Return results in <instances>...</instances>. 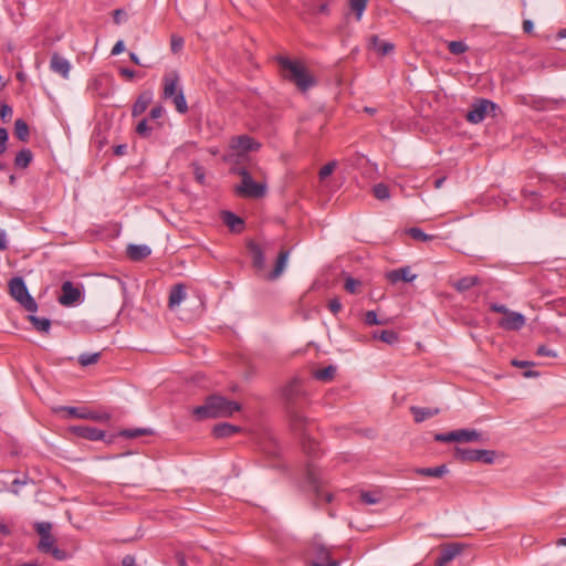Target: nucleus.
<instances>
[{
  "instance_id": "f257e3e1",
  "label": "nucleus",
  "mask_w": 566,
  "mask_h": 566,
  "mask_svg": "<svg viewBox=\"0 0 566 566\" xmlns=\"http://www.w3.org/2000/svg\"><path fill=\"white\" fill-rule=\"evenodd\" d=\"M241 410V405L221 395H210L205 399L203 405L192 409L196 420L216 419L231 417Z\"/></svg>"
},
{
  "instance_id": "f03ea898",
  "label": "nucleus",
  "mask_w": 566,
  "mask_h": 566,
  "mask_svg": "<svg viewBox=\"0 0 566 566\" xmlns=\"http://www.w3.org/2000/svg\"><path fill=\"white\" fill-rule=\"evenodd\" d=\"M277 62L281 66L283 77L294 83L300 91L305 92L316 84L313 75H311L301 63L285 56H279Z\"/></svg>"
},
{
  "instance_id": "7ed1b4c3",
  "label": "nucleus",
  "mask_w": 566,
  "mask_h": 566,
  "mask_svg": "<svg viewBox=\"0 0 566 566\" xmlns=\"http://www.w3.org/2000/svg\"><path fill=\"white\" fill-rule=\"evenodd\" d=\"M472 557L473 551L470 545L459 542L447 543L439 546L434 566H444L455 559L459 563H470Z\"/></svg>"
},
{
  "instance_id": "20e7f679",
  "label": "nucleus",
  "mask_w": 566,
  "mask_h": 566,
  "mask_svg": "<svg viewBox=\"0 0 566 566\" xmlns=\"http://www.w3.org/2000/svg\"><path fill=\"white\" fill-rule=\"evenodd\" d=\"M232 171L241 177V182L235 187V192L240 197L259 199L266 195V184L254 181L247 167L238 165L232 168Z\"/></svg>"
},
{
  "instance_id": "39448f33",
  "label": "nucleus",
  "mask_w": 566,
  "mask_h": 566,
  "mask_svg": "<svg viewBox=\"0 0 566 566\" xmlns=\"http://www.w3.org/2000/svg\"><path fill=\"white\" fill-rule=\"evenodd\" d=\"M336 554V549L327 547L319 538L315 537L306 551L310 558L308 566H339L342 562Z\"/></svg>"
},
{
  "instance_id": "423d86ee",
  "label": "nucleus",
  "mask_w": 566,
  "mask_h": 566,
  "mask_svg": "<svg viewBox=\"0 0 566 566\" xmlns=\"http://www.w3.org/2000/svg\"><path fill=\"white\" fill-rule=\"evenodd\" d=\"M305 479L307 482V485L310 488V491L314 495V504L315 506H321L322 502L331 503L333 500V494L331 492H324L323 485L324 481L322 480L319 475L318 469L312 464L307 463L305 469Z\"/></svg>"
},
{
  "instance_id": "0eeeda50",
  "label": "nucleus",
  "mask_w": 566,
  "mask_h": 566,
  "mask_svg": "<svg viewBox=\"0 0 566 566\" xmlns=\"http://www.w3.org/2000/svg\"><path fill=\"white\" fill-rule=\"evenodd\" d=\"M9 294L17 301L25 311L35 313L38 311V304L25 285L24 280L21 276L12 277L9 283Z\"/></svg>"
},
{
  "instance_id": "6e6552de",
  "label": "nucleus",
  "mask_w": 566,
  "mask_h": 566,
  "mask_svg": "<svg viewBox=\"0 0 566 566\" xmlns=\"http://www.w3.org/2000/svg\"><path fill=\"white\" fill-rule=\"evenodd\" d=\"M282 398L286 411L300 410L306 401V392L302 381L298 378H293L282 389Z\"/></svg>"
},
{
  "instance_id": "1a4fd4ad",
  "label": "nucleus",
  "mask_w": 566,
  "mask_h": 566,
  "mask_svg": "<svg viewBox=\"0 0 566 566\" xmlns=\"http://www.w3.org/2000/svg\"><path fill=\"white\" fill-rule=\"evenodd\" d=\"M496 452L494 450H476L469 448H454V459L460 462H480L484 464H492L495 461Z\"/></svg>"
},
{
  "instance_id": "9d476101",
  "label": "nucleus",
  "mask_w": 566,
  "mask_h": 566,
  "mask_svg": "<svg viewBox=\"0 0 566 566\" xmlns=\"http://www.w3.org/2000/svg\"><path fill=\"white\" fill-rule=\"evenodd\" d=\"M497 109L499 106L495 103L485 98H480L472 104L471 109L465 115V118L472 124H479L491 113L492 116H495Z\"/></svg>"
},
{
  "instance_id": "9b49d317",
  "label": "nucleus",
  "mask_w": 566,
  "mask_h": 566,
  "mask_svg": "<svg viewBox=\"0 0 566 566\" xmlns=\"http://www.w3.org/2000/svg\"><path fill=\"white\" fill-rule=\"evenodd\" d=\"M434 440L439 442H478L482 441V433L475 429H459L446 433H437Z\"/></svg>"
},
{
  "instance_id": "f8f14e48",
  "label": "nucleus",
  "mask_w": 566,
  "mask_h": 566,
  "mask_svg": "<svg viewBox=\"0 0 566 566\" xmlns=\"http://www.w3.org/2000/svg\"><path fill=\"white\" fill-rule=\"evenodd\" d=\"M34 530L40 536L38 544L40 552H48V549H52V545L55 543V538L51 534L52 524L50 522H36L34 524Z\"/></svg>"
},
{
  "instance_id": "ddd939ff",
  "label": "nucleus",
  "mask_w": 566,
  "mask_h": 566,
  "mask_svg": "<svg viewBox=\"0 0 566 566\" xmlns=\"http://www.w3.org/2000/svg\"><path fill=\"white\" fill-rule=\"evenodd\" d=\"M260 147L261 144L249 135H240L231 140V148L238 150L239 154L256 151Z\"/></svg>"
},
{
  "instance_id": "4468645a",
  "label": "nucleus",
  "mask_w": 566,
  "mask_h": 566,
  "mask_svg": "<svg viewBox=\"0 0 566 566\" xmlns=\"http://www.w3.org/2000/svg\"><path fill=\"white\" fill-rule=\"evenodd\" d=\"M292 430L300 436V439L308 436L310 421L300 413V410L287 411Z\"/></svg>"
},
{
  "instance_id": "2eb2a0df",
  "label": "nucleus",
  "mask_w": 566,
  "mask_h": 566,
  "mask_svg": "<svg viewBox=\"0 0 566 566\" xmlns=\"http://www.w3.org/2000/svg\"><path fill=\"white\" fill-rule=\"evenodd\" d=\"M525 325L523 314L510 311L503 318L499 321V326L505 331H520Z\"/></svg>"
},
{
  "instance_id": "dca6fc26",
  "label": "nucleus",
  "mask_w": 566,
  "mask_h": 566,
  "mask_svg": "<svg viewBox=\"0 0 566 566\" xmlns=\"http://www.w3.org/2000/svg\"><path fill=\"white\" fill-rule=\"evenodd\" d=\"M70 431L75 436L90 441H99L105 438V432L103 430L88 426H72L70 427Z\"/></svg>"
},
{
  "instance_id": "f3484780",
  "label": "nucleus",
  "mask_w": 566,
  "mask_h": 566,
  "mask_svg": "<svg viewBox=\"0 0 566 566\" xmlns=\"http://www.w3.org/2000/svg\"><path fill=\"white\" fill-rule=\"evenodd\" d=\"M62 294L59 302L64 306H70L76 303L81 297V291L73 285L72 282L65 281L62 284Z\"/></svg>"
},
{
  "instance_id": "a211bd4d",
  "label": "nucleus",
  "mask_w": 566,
  "mask_h": 566,
  "mask_svg": "<svg viewBox=\"0 0 566 566\" xmlns=\"http://www.w3.org/2000/svg\"><path fill=\"white\" fill-rule=\"evenodd\" d=\"M50 69L62 77L67 78L71 71V64L65 57L54 52L50 60Z\"/></svg>"
},
{
  "instance_id": "6ab92c4d",
  "label": "nucleus",
  "mask_w": 566,
  "mask_h": 566,
  "mask_svg": "<svg viewBox=\"0 0 566 566\" xmlns=\"http://www.w3.org/2000/svg\"><path fill=\"white\" fill-rule=\"evenodd\" d=\"M164 97L171 98L179 91V74L176 71H172L164 76Z\"/></svg>"
},
{
  "instance_id": "aec40b11",
  "label": "nucleus",
  "mask_w": 566,
  "mask_h": 566,
  "mask_svg": "<svg viewBox=\"0 0 566 566\" xmlns=\"http://www.w3.org/2000/svg\"><path fill=\"white\" fill-rule=\"evenodd\" d=\"M126 253L132 261L139 262L150 255L151 249L146 244H128Z\"/></svg>"
},
{
  "instance_id": "412c9836",
  "label": "nucleus",
  "mask_w": 566,
  "mask_h": 566,
  "mask_svg": "<svg viewBox=\"0 0 566 566\" xmlns=\"http://www.w3.org/2000/svg\"><path fill=\"white\" fill-rule=\"evenodd\" d=\"M368 48L385 56L394 51L395 45L391 42L381 40L378 35H371Z\"/></svg>"
},
{
  "instance_id": "4be33fe9",
  "label": "nucleus",
  "mask_w": 566,
  "mask_h": 566,
  "mask_svg": "<svg viewBox=\"0 0 566 566\" xmlns=\"http://www.w3.org/2000/svg\"><path fill=\"white\" fill-rule=\"evenodd\" d=\"M247 247L252 256L253 266L256 270H262L265 265V258L261 245L254 241H249Z\"/></svg>"
},
{
  "instance_id": "5701e85b",
  "label": "nucleus",
  "mask_w": 566,
  "mask_h": 566,
  "mask_svg": "<svg viewBox=\"0 0 566 566\" xmlns=\"http://www.w3.org/2000/svg\"><path fill=\"white\" fill-rule=\"evenodd\" d=\"M289 256H290L289 250L282 249L280 251L276 262H275V265H274V269L272 272L269 273L268 280L274 281L281 276V274L283 273V271L287 264Z\"/></svg>"
},
{
  "instance_id": "b1692460",
  "label": "nucleus",
  "mask_w": 566,
  "mask_h": 566,
  "mask_svg": "<svg viewBox=\"0 0 566 566\" xmlns=\"http://www.w3.org/2000/svg\"><path fill=\"white\" fill-rule=\"evenodd\" d=\"M151 99L153 94L150 92H143L139 94L132 108L133 117L142 115L151 103Z\"/></svg>"
},
{
  "instance_id": "393cba45",
  "label": "nucleus",
  "mask_w": 566,
  "mask_h": 566,
  "mask_svg": "<svg viewBox=\"0 0 566 566\" xmlns=\"http://www.w3.org/2000/svg\"><path fill=\"white\" fill-rule=\"evenodd\" d=\"M416 274H412L408 266L400 268L397 270H392L387 273V279L391 283H397L399 281L403 282H412L416 279Z\"/></svg>"
},
{
  "instance_id": "a878e982",
  "label": "nucleus",
  "mask_w": 566,
  "mask_h": 566,
  "mask_svg": "<svg viewBox=\"0 0 566 566\" xmlns=\"http://www.w3.org/2000/svg\"><path fill=\"white\" fill-rule=\"evenodd\" d=\"M410 412L413 415L415 421L417 423H420L428 418H432V417L439 415L440 409L412 406V407H410Z\"/></svg>"
},
{
  "instance_id": "bb28decb",
  "label": "nucleus",
  "mask_w": 566,
  "mask_h": 566,
  "mask_svg": "<svg viewBox=\"0 0 566 566\" xmlns=\"http://www.w3.org/2000/svg\"><path fill=\"white\" fill-rule=\"evenodd\" d=\"M240 431V427L227 422L218 423L212 429V433L216 438H228Z\"/></svg>"
},
{
  "instance_id": "cd10ccee",
  "label": "nucleus",
  "mask_w": 566,
  "mask_h": 566,
  "mask_svg": "<svg viewBox=\"0 0 566 566\" xmlns=\"http://www.w3.org/2000/svg\"><path fill=\"white\" fill-rule=\"evenodd\" d=\"M222 220L227 224V227L234 232H240L244 224L242 218L238 217L235 213L231 211H223Z\"/></svg>"
},
{
  "instance_id": "c85d7f7f",
  "label": "nucleus",
  "mask_w": 566,
  "mask_h": 566,
  "mask_svg": "<svg viewBox=\"0 0 566 566\" xmlns=\"http://www.w3.org/2000/svg\"><path fill=\"white\" fill-rule=\"evenodd\" d=\"M186 296V290L184 284H176L172 286L169 293L168 306L175 308Z\"/></svg>"
},
{
  "instance_id": "c756f323",
  "label": "nucleus",
  "mask_w": 566,
  "mask_h": 566,
  "mask_svg": "<svg viewBox=\"0 0 566 566\" xmlns=\"http://www.w3.org/2000/svg\"><path fill=\"white\" fill-rule=\"evenodd\" d=\"M448 468L446 464H441L436 468H417L415 470L416 474L421 476H430V478H441L448 473Z\"/></svg>"
},
{
  "instance_id": "7c9ffc66",
  "label": "nucleus",
  "mask_w": 566,
  "mask_h": 566,
  "mask_svg": "<svg viewBox=\"0 0 566 566\" xmlns=\"http://www.w3.org/2000/svg\"><path fill=\"white\" fill-rule=\"evenodd\" d=\"M336 370H337L336 366L328 365L325 368L314 370L312 373V376L316 380H319V381H323V382H329V381H332L334 379V377L336 375Z\"/></svg>"
},
{
  "instance_id": "2f4dec72",
  "label": "nucleus",
  "mask_w": 566,
  "mask_h": 566,
  "mask_svg": "<svg viewBox=\"0 0 566 566\" xmlns=\"http://www.w3.org/2000/svg\"><path fill=\"white\" fill-rule=\"evenodd\" d=\"M33 159V154L30 149L24 148L17 153L14 158V166L17 168H27Z\"/></svg>"
},
{
  "instance_id": "473e14b6",
  "label": "nucleus",
  "mask_w": 566,
  "mask_h": 566,
  "mask_svg": "<svg viewBox=\"0 0 566 566\" xmlns=\"http://www.w3.org/2000/svg\"><path fill=\"white\" fill-rule=\"evenodd\" d=\"M28 319L32 323L33 327L41 333L49 334L51 328V321L45 317H38L33 313L28 316Z\"/></svg>"
},
{
  "instance_id": "72a5a7b5",
  "label": "nucleus",
  "mask_w": 566,
  "mask_h": 566,
  "mask_svg": "<svg viewBox=\"0 0 566 566\" xmlns=\"http://www.w3.org/2000/svg\"><path fill=\"white\" fill-rule=\"evenodd\" d=\"M480 279L478 276H464L453 283V287L458 292H465L471 287L478 285Z\"/></svg>"
},
{
  "instance_id": "f704fd0d",
  "label": "nucleus",
  "mask_w": 566,
  "mask_h": 566,
  "mask_svg": "<svg viewBox=\"0 0 566 566\" xmlns=\"http://www.w3.org/2000/svg\"><path fill=\"white\" fill-rule=\"evenodd\" d=\"M14 135L15 137L21 142H28L30 136V129L28 123L22 119L18 118L14 123Z\"/></svg>"
},
{
  "instance_id": "c9c22d12",
  "label": "nucleus",
  "mask_w": 566,
  "mask_h": 566,
  "mask_svg": "<svg viewBox=\"0 0 566 566\" xmlns=\"http://www.w3.org/2000/svg\"><path fill=\"white\" fill-rule=\"evenodd\" d=\"M374 339H379L386 344L392 345L398 342V333L391 329L373 333Z\"/></svg>"
},
{
  "instance_id": "e433bc0d",
  "label": "nucleus",
  "mask_w": 566,
  "mask_h": 566,
  "mask_svg": "<svg viewBox=\"0 0 566 566\" xmlns=\"http://www.w3.org/2000/svg\"><path fill=\"white\" fill-rule=\"evenodd\" d=\"M301 442H302V448L306 454L312 455V457H316L318 454L319 446L314 439H312L310 437V434L306 436L305 438L301 439Z\"/></svg>"
},
{
  "instance_id": "4c0bfd02",
  "label": "nucleus",
  "mask_w": 566,
  "mask_h": 566,
  "mask_svg": "<svg viewBox=\"0 0 566 566\" xmlns=\"http://www.w3.org/2000/svg\"><path fill=\"white\" fill-rule=\"evenodd\" d=\"M153 431L150 429L145 428H138V429H124L122 430L118 436L126 438V439H135L140 436H147L150 434Z\"/></svg>"
},
{
  "instance_id": "58836bf2",
  "label": "nucleus",
  "mask_w": 566,
  "mask_h": 566,
  "mask_svg": "<svg viewBox=\"0 0 566 566\" xmlns=\"http://www.w3.org/2000/svg\"><path fill=\"white\" fill-rule=\"evenodd\" d=\"M171 99L178 113L185 114L188 111V105L181 88H179L178 93L174 95Z\"/></svg>"
},
{
  "instance_id": "ea45409f",
  "label": "nucleus",
  "mask_w": 566,
  "mask_h": 566,
  "mask_svg": "<svg viewBox=\"0 0 566 566\" xmlns=\"http://www.w3.org/2000/svg\"><path fill=\"white\" fill-rule=\"evenodd\" d=\"M373 195L375 196V198H377L378 200H386V199H389L390 197V192H389V188L387 185L380 182V184H377L373 187Z\"/></svg>"
},
{
  "instance_id": "a19ab883",
  "label": "nucleus",
  "mask_w": 566,
  "mask_h": 566,
  "mask_svg": "<svg viewBox=\"0 0 566 566\" xmlns=\"http://www.w3.org/2000/svg\"><path fill=\"white\" fill-rule=\"evenodd\" d=\"M367 2L368 0H349V7L355 12L357 21L361 19Z\"/></svg>"
},
{
  "instance_id": "79ce46f5",
  "label": "nucleus",
  "mask_w": 566,
  "mask_h": 566,
  "mask_svg": "<svg viewBox=\"0 0 566 566\" xmlns=\"http://www.w3.org/2000/svg\"><path fill=\"white\" fill-rule=\"evenodd\" d=\"M406 232L413 240H417V241H428V240H432L436 238L434 235L424 233L420 228H416V227L407 229Z\"/></svg>"
},
{
  "instance_id": "37998d69",
  "label": "nucleus",
  "mask_w": 566,
  "mask_h": 566,
  "mask_svg": "<svg viewBox=\"0 0 566 566\" xmlns=\"http://www.w3.org/2000/svg\"><path fill=\"white\" fill-rule=\"evenodd\" d=\"M101 357V353H83L78 356V363L81 366L86 367L93 364H96Z\"/></svg>"
},
{
  "instance_id": "c03bdc74",
  "label": "nucleus",
  "mask_w": 566,
  "mask_h": 566,
  "mask_svg": "<svg viewBox=\"0 0 566 566\" xmlns=\"http://www.w3.org/2000/svg\"><path fill=\"white\" fill-rule=\"evenodd\" d=\"M449 52L453 55H460L469 50V46L463 41H450L448 43Z\"/></svg>"
},
{
  "instance_id": "a18cd8bd",
  "label": "nucleus",
  "mask_w": 566,
  "mask_h": 566,
  "mask_svg": "<svg viewBox=\"0 0 566 566\" xmlns=\"http://www.w3.org/2000/svg\"><path fill=\"white\" fill-rule=\"evenodd\" d=\"M364 322L366 325L373 326V325H386L387 319H378L377 314L375 311H368L365 314Z\"/></svg>"
},
{
  "instance_id": "49530a36",
  "label": "nucleus",
  "mask_w": 566,
  "mask_h": 566,
  "mask_svg": "<svg viewBox=\"0 0 566 566\" xmlns=\"http://www.w3.org/2000/svg\"><path fill=\"white\" fill-rule=\"evenodd\" d=\"M195 179L198 184L205 185L206 182V170L202 166H200L198 163L191 164Z\"/></svg>"
},
{
  "instance_id": "de8ad7c7",
  "label": "nucleus",
  "mask_w": 566,
  "mask_h": 566,
  "mask_svg": "<svg viewBox=\"0 0 566 566\" xmlns=\"http://www.w3.org/2000/svg\"><path fill=\"white\" fill-rule=\"evenodd\" d=\"M360 285L361 282L359 280H356L354 277H347L344 287L348 293L356 294Z\"/></svg>"
},
{
  "instance_id": "09e8293b",
  "label": "nucleus",
  "mask_w": 566,
  "mask_h": 566,
  "mask_svg": "<svg viewBox=\"0 0 566 566\" xmlns=\"http://www.w3.org/2000/svg\"><path fill=\"white\" fill-rule=\"evenodd\" d=\"M84 419L107 422L111 419V415L107 412L99 413L96 411H90V412H85Z\"/></svg>"
},
{
  "instance_id": "8fccbe9b",
  "label": "nucleus",
  "mask_w": 566,
  "mask_h": 566,
  "mask_svg": "<svg viewBox=\"0 0 566 566\" xmlns=\"http://www.w3.org/2000/svg\"><path fill=\"white\" fill-rule=\"evenodd\" d=\"M360 500L363 503L371 505L380 502V497L374 492L364 491L360 493Z\"/></svg>"
},
{
  "instance_id": "3c124183",
  "label": "nucleus",
  "mask_w": 566,
  "mask_h": 566,
  "mask_svg": "<svg viewBox=\"0 0 566 566\" xmlns=\"http://www.w3.org/2000/svg\"><path fill=\"white\" fill-rule=\"evenodd\" d=\"M55 411H65L67 413V416L72 417V418L84 419V416H85V412H80V410L76 407L64 406V407L56 408Z\"/></svg>"
},
{
  "instance_id": "603ef678",
  "label": "nucleus",
  "mask_w": 566,
  "mask_h": 566,
  "mask_svg": "<svg viewBox=\"0 0 566 566\" xmlns=\"http://www.w3.org/2000/svg\"><path fill=\"white\" fill-rule=\"evenodd\" d=\"M336 161H329L328 164L324 165L321 169H319V172H318V176H319V179L321 180H324L325 178H327L329 175L333 174V171L335 170L336 168Z\"/></svg>"
},
{
  "instance_id": "864d4df0",
  "label": "nucleus",
  "mask_w": 566,
  "mask_h": 566,
  "mask_svg": "<svg viewBox=\"0 0 566 566\" xmlns=\"http://www.w3.org/2000/svg\"><path fill=\"white\" fill-rule=\"evenodd\" d=\"M151 132V127L148 126L147 119H142L136 126V133L142 137H148Z\"/></svg>"
},
{
  "instance_id": "5fc2aeb1",
  "label": "nucleus",
  "mask_w": 566,
  "mask_h": 566,
  "mask_svg": "<svg viewBox=\"0 0 566 566\" xmlns=\"http://www.w3.org/2000/svg\"><path fill=\"white\" fill-rule=\"evenodd\" d=\"M44 553L51 554L59 562L65 560L67 558V553L54 545H52V549H48V552Z\"/></svg>"
},
{
  "instance_id": "6e6d98bb",
  "label": "nucleus",
  "mask_w": 566,
  "mask_h": 566,
  "mask_svg": "<svg viewBox=\"0 0 566 566\" xmlns=\"http://www.w3.org/2000/svg\"><path fill=\"white\" fill-rule=\"evenodd\" d=\"M543 106L542 109H553L557 107L559 104L564 103V98H545L542 101Z\"/></svg>"
},
{
  "instance_id": "4d7b16f0",
  "label": "nucleus",
  "mask_w": 566,
  "mask_h": 566,
  "mask_svg": "<svg viewBox=\"0 0 566 566\" xmlns=\"http://www.w3.org/2000/svg\"><path fill=\"white\" fill-rule=\"evenodd\" d=\"M12 116V108L6 103L0 105V118L2 122L8 123Z\"/></svg>"
},
{
  "instance_id": "13d9d810",
  "label": "nucleus",
  "mask_w": 566,
  "mask_h": 566,
  "mask_svg": "<svg viewBox=\"0 0 566 566\" xmlns=\"http://www.w3.org/2000/svg\"><path fill=\"white\" fill-rule=\"evenodd\" d=\"M184 46V39L178 35H171L170 48L174 53H178Z\"/></svg>"
},
{
  "instance_id": "bf43d9fd",
  "label": "nucleus",
  "mask_w": 566,
  "mask_h": 566,
  "mask_svg": "<svg viewBox=\"0 0 566 566\" xmlns=\"http://www.w3.org/2000/svg\"><path fill=\"white\" fill-rule=\"evenodd\" d=\"M536 354L538 356H547V357H552V358H556L557 357V353L555 350L548 348L545 345L538 346L537 349H536Z\"/></svg>"
},
{
  "instance_id": "052dcab7",
  "label": "nucleus",
  "mask_w": 566,
  "mask_h": 566,
  "mask_svg": "<svg viewBox=\"0 0 566 566\" xmlns=\"http://www.w3.org/2000/svg\"><path fill=\"white\" fill-rule=\"evenodd\" d=\"M8 138V130L3 127H0V155H2L7 150Z\"/></svg>"
},
{
  "instance_id": "680f3d73",
  "label": "nucleus",
  "mask_w": 566,
  "mask_h": 566,
  "mask_svg": "<svg viewBox=\"0 0 566 566\" xmlns=\"http://www.w3.org/2000/svg\"><path fill=\"white\" fill-rule=\"evenodd\" d=\"M29 482V479L28 478H24V479H13L11 481V492L14 493V494H19V486L21 485H25L27 483Z\"/></svg>"
},
{
  "instance_id": "e2e57ef3",
  "label": "nucleus",
  "mask_w": 566,
  "mask_h": 566,
  "mask_svg": "<svg viewBox=\"0 0 566 566\" xmlns=\"http://www.w3.org/2000/svg\"><path fill=\"white\" fill-rule=\"evenodd\" d=\"M525 200H528L532 202L531 209H534L538 201V193L535 191H523Z\"/></svg>"
},
{
  "instance_id": "0e129e2a",
  "label": "nucleus",
  "mask_w": 566,
  "mask_h": 566,
  "mask_svg": "<svg viewBox=\"0 0 566 566\" xmlns=\"http://www.w3.org/2000/svg\"><path fill=\"white\" fill-rule=\"evenodd\" d=\"M328 308L333 314H337L342 310V303L338 298H333L328 302Z\"/></svg>"
},
{
  "instance_id": "69168bd1",
  "label": "nucleus",
  "mask_w": 566,
  "mask_h": 566,
  "mask_svg": "<svg viewBox=\"0 0 566 566\" xmlns=\"http://www.w3.org/2000/svg\"><path fill=\"white\" fill-rule=\"evenodd\" d=\"M126 17V12L123 9H116L113 12V19L115 24H120Z\"/></svg>"
},
{
  "instance_id": "338daca9",
  "label": "nucleus",
  "mask_w": 566,
  "mask_h": 566,
  "mask_svg": "<svg viewBox=\"0 0 566 566\" xmlns=\"http://www.w3.org/2000/svg\"><path fill=\"white\" fill-rule=\"evenodd\" d=\"M490 310L495 313H502L504 314V316L510 312V310L505 305L497 303L492 304L490 306Z\"/></svg>"
},
{
  "instance_id": "774afa93",
  "label": "nucleus",
  "mask_w": 566,
  "mask_h": 566,
  "mask_svg": "<svg viewBox=\"0 0 566 566\" xmlns=\"http://www.w3.org/2000/svg\"><path fill=\"white\" fill-rule=\"evenodd\" d=\"M125 50V44L123 40H118L112 49V55L120 54Z\"/></svg>"
}]
</instances>
